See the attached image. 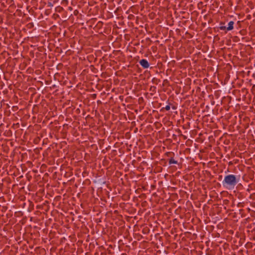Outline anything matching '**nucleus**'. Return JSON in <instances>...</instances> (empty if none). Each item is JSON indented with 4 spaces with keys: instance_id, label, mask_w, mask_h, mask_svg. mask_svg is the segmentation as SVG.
Returning <instances> with one entry per match:
<instances>
[{
    "instance_id": "obj_1",
    "label": "nucleus",
    "mask_w": 255,
    "mask_h": 255,
    "mask_svg": "<svg viewBox=\"0 0 255 255\" xmlns=\"http://www.w3.org/2000/svg\"><path fill=\"white\" fill-rule=\"evenodd\" d=\"M238 182V180L235 175L229 174L225 177L222 184L228 189H232L235 187Z\"/></svg>"
},
{
    "instance_id": "obj_2",
    "label": "nucleus",
    "mask_w": 255,
    "mask_h": 255,
    "mask_svg": "<svg viewBox=\"0 0 255 255\" xmlns=\"http://www.w3.org/2000/svg\"><path fill=\"white\" fill-rule=\"evenodd\" d=\"M139 63L140 65L144 69L148 68L149 66V63L146 59H142L139 61Z\"/></svg>"
},
{
    "instance_id": "obj_3",
    "label": "nucleus",
    "mask_w": 255,
    "mask_h": 255,
    "mask_svg": "<svg viewBox=\"0 0 255 255\" xmlns=\"http://www.w3.org/2000/svg\"><path fill=\"white\" fill-rule=\"evenodd\" d=\"M234 24V22L233 21H230L228 23V26L227 27V30L228 31L232 30L234 28V26H233Z\"/></svg>"
},
{
    "instance_id": "obj_4",
    "label": "nucleus",
    "mask_w": 255,
    "mask_h": 255,
    "mask_svg": "<svg viewBox=\"0 0 255 255\" xmlns=\"http://www.w3.org/2000/svg\"><path fill=\"white\" fill-rule=\"evenodd\" d=\"M169 164H177V161L176 160H175L173 157H171L169 160Z\"/></svg>"
},
{
    "instance_id": "obj_5",
    "label": "nucleus",
    "mask_w": 255,
    "mask_h": 255,
    "mask_svg": "<svg viewBox=\"0 0 255 255\" xmlns=\"http://www.w3.org/2000/svg\"><path fill=\"white\" fill-rule=\"evenodd\" d=\"M219 28L221 29V30H225V29H227V27L225 26H220L219 27Z\"/></svg>"
},
{
    "instance_id": "obj_6",
    "label": "nucleus",
    "mask_w": 255,
    "mask_h": 255,
    "mask_svg": "<svg viewBox=\"0 0 255 255\" xmlns=\"http://www.w3.org/2000/svg\"><path fill=\"white\" fill-rule=\"evenodd\" d=\"M164 109L166 110V111H169L170 109V105H168L167 106H166V107L164 108Z\"/></svg>"
},
{
    "instance_id": "obj_7",
    "label": "nucleus",
    "mask_w": 255,
    "mask_h": 255,
    "mask_svg": "<svg viewBox=\"0 0 255 255\" xmlns=\"http://www.w3.org/2000/svg\"><path fill=\"white\" fill-rule=\"evenodd\" d=\"M172 109H176V108H175L174 106H173V107H172Z\"/></svg>"
}]
</instances>
